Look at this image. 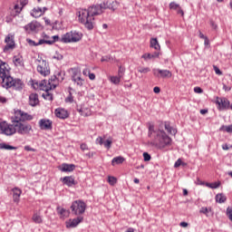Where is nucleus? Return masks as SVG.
<instances>
[{
	"mask_svg": "<svg viewBox=\"0 0 232 232\" xmlns=\"http://www.w3.org/2000/svg\"><path fill=\"white\" fill-rule=\"evenodd\" d=\"M0 85L2 88L8 90L12 88L15 92H21L24 87V83L21 79H14L10 75V66L8 63L0 59Z\"/></svg>",
	"mask_w": 232,
	"mask_h": 232,
	"instance_id": "f257e3e1",
	"label": "nucleus"
},
{
	"mask_svg": "<svg viewBox=\"0 0 232 232\" xmlns=\"http://www.w3.org/2000/svg\"><path fill=\"white\" fill-rule=\"evenodd\" d=\"M148 137L151 139V146H157L159 150L169 148L173 144V140L167 135L166 131L155 129V125L149 126Z\"/></svg>",
	"mask_w": 232,
	"mask_h": 232,
	"instance_id": "f03ea898",
	"label": "nucleus"
},
{
	"mask_svg": "<svg viewBox=\"0 0 232 232\" xmlns=\"http://www.w3.org/2000/svg\"><path fill=\"white\" fill-rule=\"evenodd\" d=\"M66 72L64 71L56 70L51 78L46 81L44 80L40 83V90L45 92L46 96L44 97L47 101H53V96L50 94V90H55L57 86H59V82H63L64 81V77Z\"/></svg>",
	"mask_w": 232,
	"mask_h": 232,
	"instance_id": "7ed1b4c3",
	"label": "nucleus"
},
{
	"mask_svg": "<svg viewBox=\"0 0 232 232\" xmlns=\"http://www.w3.org/2000/svg\"><path fill=\"white\" fill-rule=\"evenodd\" d=\"M102 14L99 5H92L88 9H82L79 12V21L82 24H84L87 30H93L95 15H101Z\"/></svg>",
	"mask_w": 232,
	"mask_h": 232,
	"instance_id": "20e7f679",
	"label": "nucleus"
},
{
	"mask_svg": "<svg viewBox=\"0 0 232 232\" xmlns=\"http://www.w3.org/2000/svg\"><path fill=\"white\" fill-rule=\"evenodd\" d=\"M17 133V126H15V121L13 124H9L6 121L0 122V134L6 135L10 137Z\"/></svg>",
	"mask_w": 232,
	"mask_h": 232,
	"instance_id": "39448f33",
	"label": "nucleus"
},
{
	"mask_svg": "<svg viewBox=\"0 0 232 232\" xmlns=\"http://www.w3.org/2000/svg\"><path fill=\"white\" fill-rule=\"evenodd\" d=\"M82 39V34L77 31H71L63 34L61 38V43H79Z\"/></svg>",
	"mask_w": 232,
	"mask_h": 232,
	"instance_id": "423d86ee",
	"label": "nucleus"
},
{
	"mask_svg": "<svg viewBox=\"0 0 232 232\" xmlns=\"http://www.w3.org/2000/svg\"><path fill=\"white\" fill-rule=\"evenodd\" d=\"M71 211L72 215H76V217H80V215H83L86 211V203L82 200H75L71 205Z\"/></svg>",
	"mask_w": 232,
	"mask_h": 232,
	"instance_id": "0eeeda50",
	"label": "nucleus"
},
{
	"mask_svg": "<svg viewBox=\"0 0 232 232\" xmlns=\"http://www.w3.org/2000/svg\"><path fill=\"white\" fill-rule=\"evenodd\" d=\"M35 63L37 65L36 70L40 75H43V77L50 75V65L46 60L40 58L35 61Z\"/></svg>",
	"mask_w": 232,
	"mask_h": 232,
	"instance_id": "6e6552de",
	"label": "nucleus"
},
{
	"mask_svg": "<svg viewBox=\"0 0 232 232\" xmlns=\"http://www.w3.org/2000/svg\"><path fill=\"white\" fill-rule=\"evenodd\" d=\"M26 121H34V116L24 112L21 110L14 111V116L13 118V122H26Z\"/></svg>",
	"mask_w": 232,
	"mask_h": 232,
	"instance_id": "1a4fd4ad",
	"label": "nucleus"
},
{
	"mask_svg": "<svg viewBox=\"0 0 232 232\" xmlns=\"http://www.w3.org/2000/svg\"><path fill=\"white\" fill-rule=\"evenodd\" d=\"M15 36L12 34H9L5 38V46L3 49L5 53H8L15 49Z\"/></svg>",
	"mask_w": 232,
	"mask_h": 232,
	"instance_id": "9d476101",
	"label": "nucleus"
},
{
	"mask_svg": "<svg viewBox=\"0 0 232 232\" xmlns=\"http://www.w3.org/2000/svg\"><path fill=\"white\" fill-rule=\"evenodd\" d=\"M52 38L53 40H39L38 42L27 38L26 43L29 46H41L42 44H53V43H57V41H59V35H53Z\"/></svg>",
	"mask_w": 232,
	"mask_h": 232,
	"instance_id": "9b49d317",
	"label": "nucleus"
},
{
	"mask_svg": "<svg viewBox=\"0 0 232 232\" xmlns=\"http://www.w3.org/2000/svg\"><path fill=\"white\" fill-rule=\"evenodd\" d=\"M15 126L16 132L19 133V135H29L32 131V126L30 123L15 121Z\"/></svg>",
	"mask_w": 232,
	"mask_h": 232,
	"instance_id": "f8f14e48",
	"label": "nucleus"
},
{
	"mask_svg": "<svg viewBox=\"0 0 232 232\" xmlns=\"http://www.w3.org/2000/svg\"><path fill=\"white\" fill-rule=\"evenodd\" d=\"M152 73L154 77H157L158 79H169L173 75L169 70H162L157 68L152 69Z\"/></svg>",
	"mask_w": 232,
	"mask_h": 232,
	"instance_id": "ddd939ff",
	"label": "nucleus"
},
{
	"mask_svg": "<svg viewBox=\"0 0 232 232\" xmlns=\"http://www.w3.org/2000/svg\"><path fill=\"white\" fill-rule=\"evenodd\" d=\"M24 29L27 34H37L41 30V24L37 21H33L24 25Z\"/></svg>",
	"mask_w": 232,
	"mask_h": 232,
	"instance_id": "4468645a",
	"label": "nucleus"
},
{
	"mask_svg": "<svg viewBox=\"0 0 232 232\" xmlns=\"http://www.w3.org/2000/svg\"><path fill=\"white\" fill-rule=\"evenodd\" d=\"M229 100H227V98H217L216 100V104L218 105V110H219V111H224L226 110H229Z\"/></svg>",
	"mask_w": 232,
	"mask_h": 232,
	"instance_id": "2eb2a0df",
	"label": "nucleus"
},
{
	"mask_svg": "<svg viewBox=\"0 0 232 232\" xmlns=\"http://www.w3.org/2000/svg\"><path fill=\"white\" fill-rule=\"evenodd\" d=\"M40 130H52L53 122L49 119H41L38 122Z\"/></svg>",
	"mask_w": 232,
	"mask_h": 232,
	"instance_id": "dca6fc26",
	"label": "nucleus"
},
{
	"mask_svg": "<svg viewBox=\"0 0 232 232\" xmlns=\"http://www.w3.org/2000/svg\"><path fill=\"white\" fill-rule=\"evenodd\" d=\"M59 171L62 173H72V171H75L74 164L63 163L58 167Z\"/></svg>",
	"mask_w": 232,
	"mask_h": 232,
	"instance_id": "f3484780",
	"label": "nucleus"
},
{
	"mask_svg": "<svg viewBox=\"0 0 232 232\" xmlns=\"http://www.w3.org/2000/svg\"><path fill=\"white\" fill-rule=\"evenodd\" d=\"M84 220V218L79 216L76 218L73 219H69L68 221H66V227L70 228V227H77L79 226V224L81 222H82Z\"/></svg>",
	"mask_w": 232,
	"mask_h": 232,
	"instance_id": "a211bd4d",
	"label": "nucleus"
},
{
	"mask_svg": "<svg viewBox=\"0 0 232 232\" xmlns=\"http://www.w3.org/2000/svg\"><path fill=\"white\" fill-rule=\"evenodd\" d=\"M12 192H13V202H14L15 204H19L23 190H21V188L17 187H14V188H12Z\"/></svg>",
	"mask_w": 232,
	"mask_h": 232,
	"instance_id": "6ab92c4d",
	"label": "nucleus"
},
{
	"mask_svg": "<svg viewBox=\"0 0 232 232\" xmlns=\"http://www.w3.org/2000/svg\"><path fill=\"white\" fill-rule=\"evenodd\" d=\"M63 184L67 186L68 188H72V186H75V178L73 176H65L61 179Z\"/></svg>",
	"mask_w": 232,
	"mask_h": 232,
	"instance_id": "aec40b11",
	"label": "nucleus"
},
{
	"mask_svg": "<svg viewBox=\"0 0 232 232\" xmlns=\"http://www.w3.org/2000/svg\"><path fill=\"white\" fill-rule=\"evenodd\" d=\"M55 116L58 119H68V117H70V114L68 113V111L64 110V109H55L54 111Z\"/></svg>",
	"mask_w": 232,
	"mask_h": 232,
	"instance_id": "412c9836",
	"label": "nucleus"
},
{
	"mask_svg": "<svg viewBox=\"0 0 232 232\" xmlns=\"http://www.w3.org/2000/svg\"><path fill=\"white\" fill-rule=\"evenodd\" d=\"M13 63L16 68H24V61L23 60V56H14Z\"/></svg>",
	"mask_w": 232,
	"mask_h": 232,
	"instance_id": "4be33fe9",
	"label": "nucleus"
},
{
	"mask_svg": "<svg viewBox=\"0 0 232 232\" xmlns=\"http://www.w3.org/2000/svg\"><path fill=\"white\" fill-rule=\"evenodd\" d=\"M160 55V53L159 52H154L153 53H146L142 54L141 59H144V61H151L159 58Z\"/></svg>",
	"mask_w": 232,
	"mask_h": 232,
	"instance_id": "5701e85b",
	"label": "nucleus"
},
{
	"mask_svg": "<svg viewBox=\"0 0 232 232\" xmlns=\"http://www.w3.org/2000/svg\"><path fill=\"white\" fill-rule=\"evenodd\" d=\"M30 106H37L39 104V95L37 93H31L29 95Z\"/></svg>",
	"mask_w": 232,
	"mask_h": 232,
	"instance_id": "b1692460",
	"label": "nucleus"
},
{
	"mask_svg": "<svg viewBox=\"0 0 232 232\" xmlns=\"http://www.w3.org/2000/svg\"><path fill=\"white\" fill-rule=\"evenodd\" d=\"M164 128L169 135H177V130L171 127V123L169 121H164Z\"/></svg>",
	"mask_w": 232,
	"mask_h": 232,
	"instance_id": "393cba45",
	"label": "nucleus"
},
{
	"mask_svg": "<svg viewBox=\"0 0 232 232\" xmlns=\"http://www.w3.org/2000/svg\"><path fill=\"white\" fill-rule=\"evenodd\" d=\"M56 211L60 216V218H66L70 216V211L66 210V208L57 207Z\"/></svg>",
	"mask_w": 232,
	"mask_h": 232,
	"instance_id": "a878e982",
	"label": "nucleus"
},
{
	"mask_svg": "<svg viewBox=\"0 0 232 232\" xmlns=\"http://www.w3.org/2000/svg\"><path fill=\"white\" fill-rule=\"evenodd\" d=\"M43 8L41 7H34L32 12H31V15L32 17H34L35 19H37L38 17H41V15H43Z\"/></svg>",
	"mask_w": 232,
	"mask_h": 232,
	"instance_id": "bb28decb",
	"label": "nucleus"
},
{
	"mask_svg": "<svg viewBox=\"0 0 232 232\" xmlns=\"http://www.w3.org/2000/svg\"><path fill=\"white\" fill-rule=\"evenodd\" d=\"M150 48H154V50H160V44H159V40L157 38H150Z\"/></svg>",
	"mask_w": 232,
	"mask_h": 232,
	"instance_id": "cd10ccee",
	"label": "nucleus"
},
{
	"mask_svg": "<svg viewBox=\"0 0 232 232\" xmlns=\"http://www.w3.org/2000/svg\"><path fill=\"white\" fill-rule=\"evenodd\" d=\"M226 200H227V197H226L224 193H219L216 195V202H218V204H224Z\"/></svg>",
	"mask_w": 232,
	"mask_h": 232,
	"instance_id": "c85d7f7f",
	"label": "nucleus"
},
{
	"mask_svg": "<svg viewBox=\"0 0 232 232\" xmlns=\"http://www.w3.org/2000/svg\"><path fill=\"white\" fill-rule=\"evenodd\" d=\"M71 80L72 81V82H74V84H76V86H79V88H81L84 84V79H82V77L81 76L72 78Z\"/></svg>",
	"mask_w": 232,
	"mask_h": 232,
	"instance_id": "c756f323",
	"label": "nucleus"
},
{
	"mask_svg": "<svg viewBox=\"0 0 232 232\" xmlns=\"http://www.w3.org/2000/svg\"><path fill=\"white\" fill-rule=\"evenodd\" d=\"M71 71H72L71 79H75L76 77H81V75H82L81 69L74 67V68H72Z\"/></svg>",
	"mask_w": 232,
	"mask_h": 232,
	"instance_id": "7c9ffc66",
	"label": "nucleus"
},
{
	"mask_svg": "<svg viewBox=\"0 0 232 232\" xmlns=\"http://www.w3.org/2000/svg\"><path fill=\"white\" fill-rule=\"evenodd\" d=\"M126 160L124 157L118 156L112 159L111 160V166H115V164H122Z\"/></svg>",
	"mask_w": 232,
	"mask_h": 232,
	"instance_id": "2f4dec72",
	"label": "nucleus"
},
{
	"mask_svg": "<svg viewBox=\"0 0 232 232\" xmlns=\"http://www.w3.org/2000/svg\"><path fill=\"white\" fill-rule=\"evenodd\" d=\"M205 186L207 188H210V189H218V188H220V181L213 182V183L207 182L205 183Z\"/></svg>",
	"mask_w": 232,
	"mask_h": 232,
	"instance_id": "473e14b6",
	"label": "nucleus"
},
{
	"mask_svg": "<svg viewBox=\"0 0 232 232\" xmlns=\"http://www.w3.org/2000/svg\"><path fill=\"white\" fill-rule=\"evenodd\" d=\"M33 221L35 224H43V218L41 217V215L35 213L33 215Z\"/></svg>",
	"mask_w": 232,
	"mask_h": 232,
	"instance_id": "72a5a7b5",
	"label": "nucleus"
},
{
	"mask_svg": "<svg viewBox=\"0 0 232 232\" xmlns=\"http://www.w3.org/2000/svg\"><path fill=\"white\" fill-rule=\"evenodd\" d=\"M118 6H119L118 1H112L111 3H109V10H111L112 12H115Z\"/></svg>",
	"mask_w": 232,
	"mask_h": 232,
	"instance_id": "f704fd0d",
	"label": "nucleus"
},
{
	"mask_svg": "<svg viewBox=\"0 0 232 232\" xmlns=\"http://www.w3.org/2000/svg\"><path fill=\"white\" fill-rule=\"evenodd\" d=\"M98 6L100 7L102 14H104V10H109V2H103L98 5Z\"/></svg>",
	"mask_w": 232,
	"mask_h": 232,
	"instance_id": "c9c22d12",
	"label": "nucleus"
},
{
	"mask_svg": "<svg viewBox=\"0 0 232 232\" xmlns=\"http://www.w3.org/2000/svg\"><path fill=\"white\" fill-rule=\"evenodd\" d=\"M0 150H17V148L12 146V145H8L6 143H0Z\"/></svg>",
	"mask_w": 232,
	"mask_h": 232,
	"instance_id": "e433bc0d",
	"label": "nucleus"
},
{
	"mask_svg": "<svg viewBox=\"0 0 232 232\" xmlns=\"http://www.w3.org/2000/svg\"><path fill=\"white\" fill-rule=\"evenodd\" d=\"M72 90H73L72 87H69V95L65 99V102H73V94H72Z\"/></svg>",
	"mask_w": 232,
	"mask_h": 232,
	"instance_id": "4c0bfd02",
	"label": "nucleus"
},
{
	"mask_svg": "<svg viewBox=\"0 0 232 232\" xmlns=\"http://www.w3.org/2000/svg\"><path fill=\"white\" fill-rule=\"evenodd\" d=\"M122 77L121 76H111L110 81L111 82H112V84H119V82H121V79Z\"/></svg>",
	"mask_w": 232,
	"mask_h": 232,
	"instance_id": "58836bf2",
	"label": "nucleus"
},
{
	"mask_svg": "<svg viewBox=\"0 0 232 232\" xmlns=\"http://www.w3.org/2000/svg\"><path fill=\"white\" fill-rule=\"evenodd\" d=\"M220 131H227V133H232V125L222 126Z\"/></svg>",
	"mask_w": 232,
	"mask_h": 232,
	"instance_id": "ea45409f",
	"label": "nucleus"
},
{
	"mask_svg": "<svg viewBox=\"0 0 232 232\" xmlns=\"http://www.w3.org/2000/svg\"><path fill=\"white\" fill-rule=\"evenodd\" d=\"M211 208L202 207L199 210V213H202L203 215H206L208 217V214L210 213Z\"/></svg>",
	"mask_w": 232,
	"mask_h": 232,
	"instance_id": "a19ab883",
	"label": "nucleus"
},
{
	"mask_svg": "<svg viewBox=\"0 0 232 232\" xmlns=\"http://www.w3.org/2000/svg\"><path fill=\"white\" fill-rule=\"evenodd\" d=\"M14 10L17 15V14H21V12H23V6L19 4H15L14 6Z\"/></svg>",
	"mask_w": 232,
	"mask_h": 232,
	"instance_id": "79ce46f5",
	"label": "nucleus"
},
{
	"mask_svg": "<svg viewBox=\"0 0 232 232\" xmlns=\"http://www.w3.org/2000/svg\"><path fill=\"white\" fill-rule=\"evenodd\" d=\"M179 6H180V5H179V4L175 3V2H171V3L169 5V8L170 10H175V11L179 10Z\"/></svg>",
	"mask_w": 232,
	"mask_h": 232,
	"instance_id": "37998d69",
	"label": "nucleus"
},
{
	"mask_svg": "<svg viewBox=\"0 0 232 232\" xmlns=\"http://www.w3.org/2000/svg\"><path fill=\"white\" fill-rule=\"evenodd\" d=\"M138 72L140 73H149V72H151V69L150 67H139Z\"/></svg>",
	"mask_w": 232,
	"mask_h": 232,
	"instance_id": "c03bdc74",
	"label": "nucleus"
},
{
	"mask_svg": "<svg viewBox=\"0 0 232 232\" xmlns=\"http://www.w3.org/2000/svg\"><path fill=\"white\" fill-rule=\"evenodd\" d=\"M108 182L111 184V186H115V184H117V179L113 176H109Z\"/></svg>",
	"mask_w": 232,
	"mask_h": 232,
	"instance_id": "a18cd8bd",
	"label": "nucleus"
},
{
	"mask_svg": "<svg viewBox=\"0 0 232 232\" xmlns=\"http://www.w3.org/2000/svg\"><path fill=\"white\" fill-rule=\"evenodd\" d=\"M112 143H113V141L111 140H107L103 141V146L107 150H110V148H111Z\"/></svg>",
	"mask_w": 232,
	"mask_h": 232,
	"instance_id": "49530a36",
	"label": "nucleus"
},
{
	"mask_svg": "<svg viewBox=\"0 0 232 232\" xmlns=\"http://www.w3.org/2000/svg\"><path fill=\"white\" fill-rule=\"evenodd\" d=\"M143 159L145 162H150V160H151V155H150L148 152H144Z\"/></svg>",
	"mask_w": 232,
	"mask_h": 232,
	"instance_id": "de8ad7c7",
	"label": "nucleus"
},
{
	"mask_svg": "<svg viewBox=\"0 0 232 232\" xmlns=\"http://www.w3.org/2000/svg\"><path fill=\"white\" fill-rule=\"evenodd\" d=\"M227 217L231 220L232 222V207H228L227 208Z\"/></svg>",
	"mask_w": 232,
	"mask_h": 232,
	"instance_id": "09e8293b",
	"label": "nucleus"
},
{
	"mask_svg": "<svg viewBox=\"0 0 232 232\" xmlns=\"http://www.w3.org/2000/svg\"><path fill=\"white\" fill-rule=\"evenodd\" d=\"M102 63H110L111 61V55L102 56L101 59Z\"/></svg>",
	"mask_w": 232,
	"mask_h": 232,
	"instance_id": "8fccbe9b",
	"label": "nucleus"
},
{
	"mask_svg": "<svg viewBox=\"0 0 232 232\" xmlns=\"http://www.w3.org/2000/svg\"><path fill=\"white\" fill-rule=\"evenodd\" d=\"M182 165L184 166L185 163L182 162V160L179 159V160L175 162L174 168H179V166H182Z\"/></svg>",
	"mask_w": 232,
	"mask_h": 232,
	"instance_id": "3c124183",
	"label": "nucleus"
},
{
	"mask_svg": "<svg viewBox=\"0 0 232 232\" xmlns=\"http://www.w3.org/2000/svg\"><path fill=\"white\" fill-rule=\"evenodd\" d=\"M96 144H99L100 146H102V144H104V139H102V137H98L96 139Z\"/></svg>",
	"mask_w": 232,
	"mask_h": 232,
	"instance_id": "603ef678",
	"label": "nucleus"
},
{
	"mask_svg": "<svg viewBox=\"0 0 232 232\" xmlns=\"http://www.w3.org/2000/svg\"><path fill=\"white\" fill-rule=\"evenodd\" d=\"M213 68L217 75H222V71H220V69L217 65H214Z\"/></svg>",
	"mask_w": 232,
	"mask_h": 232,
	"instance_id": "864d4df0",
	"label": "nucleus"
},
{
	"mask_svg": "<svg viewBox=\"0 0 232 232\" xmlns=\"http://www.w3.org/2000/svg\"><path fill=\"white\" fill-rule=\"evenodd\" d=\"M176 12L178 15H181V17H184V10H182V7H180V5H179V8L176 10Z\"/></svg>",
	"mask_w": 232,
	"mask_h": 232,
	"instance_id": "5fc2aeb1",
	"label": "nucleus"
},
{
	"mask_svg": "<svg viewBox=\"0 0 232 232\" xmlns=\"http://www.w3.org/2000/svg\"><path fill=\"white\" fill-rule=\"evenodd\" d=\"M80 150H82V151H86L88 150V145L86 143H82L80 145Z\"/></svg>",
	"mask_w": 232,
	"mask_h": 232,
	"instance_id": "6e6d98bb",
	"label": "nucleus"
},
{
	"mask_svg": "<svg viewBox=\"0 0 232 232\" xmlns=\"http://www.w3.org/2000/svg\"><path fill=\"white\" fill-rule=\"evenodd\" d=\"M6 102H8V99H6L5 97L0 96V106L1 104H6Z\"/></svg>",
	"mask_w": 232,
	"mask_h": 232,
	"instance_id": "4d7b16f0",
	"label": "nucleus"
},
{
	"mask_svg": "<svg viewBox=\"0 0 232 232\" xmlns=\"http://www.w3.org/2000/svg\"><path fill=\"white\" fill-rule=\"evenodd\" d=\"M22 8H24V6H26V5H28V0H20V4H19Z\"/></svg>",
	"mask_w": 232,
	"mask_h": 232,
	"instance_id": "13d9d810",
	"label": "nucleus"
},
{
	"mask_svg": "<svg viewBox=\"0 0 232 232\" xmlns=\"http://www.w3.org/2000/svg\"><path fill=\"white\" fill-rule=\"evenodd\" d=\"M194 92L195 93H202L204 91L200 87H195Z\"/></svg>",
	"mask_w": 232,
	"mask_h": 232,
	"instance_id": "bf43d9fd",
	"label": "nucleus"
},
{
	"mask_svg": "<svg viewBox=\"0 0 232 232\" xmlns=\"http://www.w3.org/2000/svg\"><path fill=\"white\" fill-rule=\"evenodd\" d=\"M91 72L90 69L86 68V69H83L82 71V74L85 76V77H88L89 73Z\"/></svg>",
	"mask_w": 232,
	"mask_h": 232,
	"instance_id": "052dcab7",
	"label": "nucleus"
},
{
	"mask_svg": "<svg viewBox=\"0 0 232 232\" xmlns=\"http://www.w3.org/2000/svg\"><path fill=\"white\" fill-rule=\"evenodd\" d=\"M88 77L91 81H95V73L91 72H89Z\"/></svg>",
	"mask_w": 232,
	"mask_h": 232,
	"instance_id": "680f3d73",
	"label": "nucleus"
},
{
	"mask_svg": "<svg viewBox=\"0 0 232 232\" xmlns=\"http://www.w3.org/2000/svg\"><path fill=\"white\" fill-rule=\"evenodd\" d=\"M63 54L57 53L55 56H53V59H56L57 61H63Z\"/></svg>",
	"mask_w": 232,
	"mask_h": 232,
	"instance_id": "e2e57ef3",
	"label": "nucleus"
},
{
	"mask_svg": "<svg viewBox=\"0 0 232 232\" xmlns=\"http://www.w3.org/2000/svg\"><path fill=\"white\" fill-rule=\"evenodd\" d=\"M44 20L46 26L52 25V22L50 21V19H48L47 17H44Z\"/></svg>",
	"mask_w": 232,
	"mask_h": 232,
	"instance_id": "0e129e2a",
	"label": "nucleus"
},
{
	"mask_svg": "<svg viewBox=\"0 0 232 232\" xmlns=\"http://www.w3.org/2000/svg\"><path fill=\"white\" fill-rule=\"evenodd\" d=\"M24 150H25V151H35V149H33V148L30 147V146H25V147H24Z\"/></svg>",
	"mask_w": 232,
	"mask_h": 232,
	"instance_id": "69168bd1",
	"label": "nucleus"
},
{
	"mask_svg": "<svg viewBox=\"0 0 232 232\" xmlns=\"http://www.w3.org/2000/svg\"><path fill=\"white\" fill-rule=\"evenodd\" d=\"M86 157H88L89 159H93V156L95 155V152H88L87 154H85Z\"/></svg>",
	"mask_w": 232,
	"mask_h": 232,
	"instance_id": "338daca9",
	"label": "nucleus"
},
{
	"mask_svg": "<svg viewBox=\"0 0 232 232\" xmlns=\"http://www.w3.org/2000/svg\"><path fill=\"white\" fill-rule=\"evenodd\" d=\"M153 92L154 93H160V88L156 86L153 88Z\"/></svg>",
	"mask_w": 232,
	"mask_h": 232,
	"instance_id": "774afa93",
	"label": "nucleus"
}]
</instances>
